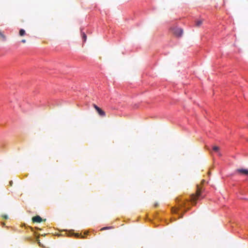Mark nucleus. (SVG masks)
<instances>
[{
  "label": "nucleus",
  "instance_id": "nucleus-5",
  "mask_svg": "<svg viewBox=\"0 0 248 248\" xmlns=\"http://www.w3.org/2000/svg\"><path fill=\"white\" fill-rule=\"evenodd\" d=\"M43 220L42 218L39 216H36L32 218L33 222L40 223Z\"/></svg>",
  "mask_w": 248,
  "mask_h": 248
},
{
  "label": "nucleus",
  "instance_id": "nucleus-4",
  "mask_svg": "<svg viewBox=\"0 0 248 248\" xmlns=\"http://www.w3.org/2000/svg\"><path fill=\"white\" fill-rule=\"evenodd\" d=\"M93 108L95 109L98 114L101 117L106 116L105 112L95 104H93Z\"/></svg>",
  "mask_w": 248,
  "mask_h": 248
},
{
  "label": "nucleus",
  "instance_id": "nucleus-14",
  "mask_svg": "<svg viewBox=\"0 0 248 248\" xmlns=\"http://www.w3.org/2000/svg\"><path fill=\"white\" fill-rule=\"evenodd\" d=\"M2 217L4 219H7L8 218V216L7 215H2Z\"/></svg>",
  "mask_w": 248,
  "mask_h": 248
},
{
  "label": "nucleus",
  "instance_id": "nucleus-6",
  "mask_svg": "<svg viewBox=\"0 0 248 248\" xmlns=\"http://www.w3.org/2000/svg\"><path fill=\"white\" fill-rule=\"evenodd\" d=\"M236 172L242 173L246 175H248V170L244 169H239L236 170Z\"/></svg>",
  "mask_w": 248,
  "mask_h": 248
},
{
  "label": "nucleus",
  "instance_id": "nucleus-9",
  "mask_svg": "<svg viewBox=\"0 0 248 248\" xmlns=\"http://www.w3.org/2000/svg\"><path fill=\"white\" fill-rule=\"evenodd\" d=\"M0 38L2 41H5L6 37L3 33L0 31Z\"/></svg>",
  "mask_w": 248,
  "mask_h": 248
},
{
  "label": "nucleus",
  "instance_id": "nucleus-7",
  "mask_svg": "<svg viewBox=\"0 0 248 248\" xmlns=\"http://www.w3.org/2000/svg\"><path fill=\"white\" fill-rule=\"evenodd\" d=\"M202 22H203V20H202L196 21H195L196 26L197 27H199L202 24Z\"/></svg>",
  "mask_w": 248,
  "mask_h": 248
},
{
  "label": "nucleus",
  "instance_id": "nucleus-17",
  "mask_svg": "<svg viewBox=\"0 0 248 248\" xmlns=\"http://www.w3.org/2000/svg\"><path fill=\"white\" fill-rule=\"evenodd\" d=\"M21 42L23 43H26V40H25V39L22 40H21Z\"/></svg>",
  "mask_w": 248,
  "mask_h": 248
},
{
  "label": "nucleus",
  "instance_id": "nucleus-16",
  "mask_svg": "<svg viewBox=\"0 0 248 248\" xmlns=\"http://www.w3.org/2000/svg\"><path fill=\"white\" fill-rule=\"evenodd\" d=\"M218 156H221L222 155L221 153L219 151L217 153Z\"/></svg>",
  "mask_w": 248,
  "mask_h": 248
},
{
  "label": "nucleus",
  "instance_id": "nucleus-19",
  "mask_svg": "<svg viewBox=\"0 0 248 248\" xmlns=\"http://www.w3.org/2000/svg\"><path fill=\"white\" fill-rule=\"evenodd\" d=\"M157 205H158V204H157V203H156V204H155V207H156Z\"/></svg>",
  "mask_w": 248,
  "mask_h": 248
},
{
  "label": "nucleus",
  "instance_id": "nucleus-11",
  "mask_svg": "<svg viewBox=\"0 0 248 248\" xmlns=\"http://www.w3.org/2000/svg\"><path fill=\"white\" fill-rule=\"evenodd\" d=\"M81 35H82V39L83 40V41L85 42L87 39L86 35L85 34V33L84 32H82Z\"/></svg>",
  "mask_w": 248,
  "mask_h": 248
},
{
  "label": "nucleus",
  "instance_id": "nucleus-2",
  "mask_svg": "<svg viewBox=\"0 0 248 248\" xmlns=\"http://www.w3.org/2000/svg\"><path fill=\"white\" fill-rule=\"evenodd\" d=\"M176 201L179 204V207L175 208V207H172L171 209V211L173 213H176L177 211L179 209V208L183 207L186 204V201H182L181 199H179V198H177L176 199Z\"/></svg>",
  "mask_w": 248,
  "mask_h": 248
},
{
  "label": "nucleus",
  "instance_id": "nucleus-18",
  "mask_svg": "<svg viewBox=\"0 0 248 248\" xmlns=\"http://www.w3.org/2000/svg\"><path fill=\"white\" fill-rule=\"evenodd\" d=\"M205 182V181L204 180H202V183H203L204 182Z\"/></svg>",
  "mask_w": 248,
  "mask_h": 248
},
{
  "label": "nucleus",
  "instance_id": "nucleus-3",
  "mask_svg": "<svg viewBox=\"0 0 248 248\" xmlns=\"http://www.w3.org/2000/svg\"><path fill=\"white\" fill-rule=\"evenodd\" d=\"M172 33L176 37H181L183 33V31L182 29L178 27H173L171 28Z\"/></svg>",
  "mask_w": 248,
  "mask_h": 248
},
{
  "label": "nucleus",
  "instance_id": "nucleus-20",
  "mask_svg": "<svg viewBox=\"0 0 248 248\" xmlns=\"http://www.w3.org/2000/svg\"><path fill=\"white\" fill-rule=\"evenodd\" d=\"M76 236L78 237L79 236V235L78 234H76Z\"/></svg>",
  "mask_w": 248,
  "mask_h": 248
},
{
  "label": "nucleus",
  "instance_id": "nucleus-13",
  "mask_svg": "<svg viewBox=\"0 0 248 248\" xmlns=\"http://www.w3.org/2000/svg\"><path fill=\"white\" fill-rule=\"evenodd\" d=\"M36 240H37V242H38V244L39 245V246H42V245H41V243H40V240H39V239H38V237H37V238Z\"/></svg>",
  "mask_w": 248,
  "mask_h": 248
},
{
  "label": "nucleus",
  "instance_id": "nucleus-15",
  "mask_svg": "<svg viewBox=\"0 0 248 248\" xmlns=\"http://www.w3.org/2000/svg\"><path fill=\"white\" fill-rule=\"evenodd\" d=\"M12 185H13V181H10L9 182V185H10V186H12Z\"/></svg>",
  "mask_w": 248,
  "mask_h": 248
},
{
  "label": "nucleus",
  "instance_id": "nucleus-12",
  "mask_svg": "<svg viewBox=\"0 0 248 248\" xmlns=\"http://www.w3.org/2000/svg\"><path fill=\"white\" fill-rule=\"evenodd\" d=\"M112 228H113V227H112V226L105 227H103V228H101L100 229V231H104V230H108V229H112Z\"/></svg>",
  "mask_w": 248,
  "mask_h": 248
},
{
  "label": "nucleus",
  "instance_id": "nucleus-10",
  "mask_svg": "<svg viewBox=\"0 0 248 248\" xmlns=\"http://www.w3.org/2000/svg\"><path fill=\"white\" fill-rule=\"evenodd\" d=\"M213 150L217 153L219 151V148L218 146H214L213 147Z\"/></svg>",
  "mask_w": 248,
  "mask_h": 248
},
{
  "label": "nucleus",
  "instance_id": "nucleus-1",
  "mask_svg": "<svg viewBox=\"0 0 248 248\" xmlns=\"http://www.w3.org/2000/svg\"><path fill=\"white\" fill-rule=\"evenodd\" d=\"M202 187L200 185L197 186V190L195 194H192L191 195L190 201L192 202L193 205L196 204V200L201 196Z\"/></svg>",
  "mask_w": 248,
  "mask_h": 248
},
{
  "label": "nucleus",
  "instance_id": "nucleus-8",
  "mask_svg": "<svg viewBox=\"0 0 248 248\" xmlns=\"http://www.w3.org/2000/svg\"><path fill=\"white\" fill-rule=\"evenodd\" d=\"M26 34V31L23 29H20L19 31V35L20 36H23Z\"/></svg>",
  "mask_w": 248,
  "mask_h": 248
}]
</instances>
